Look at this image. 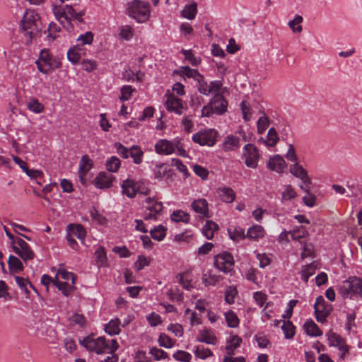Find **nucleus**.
Segmentation results:
<instances>
[{
    "label": "nucleus",
    "instance_id": "obj_39",
    "mask_svg": "<svg viewBox=\"0 0 362 362\" xmlns=\"http://www.w3.org/2000/svg\"><path fill=\"white\" fill-rule=\"evenodd\" d=\"M317 269V265L315 262H312L305 266L301 271V279L305 283H307L309 278L315 274Z\"/></svg>",
    "mask_w": 362,
    "mask_h": 362
},
{
    "label": "nucleus",
    "instance_id": "obj_22",
    "mask_svg": "<svg viewBox=\"0 0 362 362\" xmlns=\"http://www.w3.org/2000/svg\"><path fill=\"white\" fill-rule=\"evenodd\" d=\"M174 73L180 76H182L183 78H193L195 81L198 78H200L202 75L199 74L198 70L194 69H191L188 66H181L180 69L175 70Z\"/></svg>",
    "mask_w": 362,
    "mask_h": 362
},
{
    "label": "nucleus",
    "instance_id": "obj_51",
    "mask_svg": "<svg viewBox=\"0 0 362 362\" xmlns=\"http://www.w3.org/2000/svg\"><path fill=\"white\" fill-rule=\"evenodd\" d=\"M171 165L175 166L178 171L182 173L185 179L189 176V173L187 170V166L183 163V162L178 158H172Z\"/></svg>",
    "mask_w": 362,
    "mask_h": 362
},
{
    "label": "nucleus",
    "instance_id": "obj_41",
    "mask_svg": "<svg viewBox=\"0 0 362 362\" xmlns=\"http://www.w3.org/2000/svg\"><path fill=\"white\" fill-rule=\"evenodd\" d=\"M171 219L175 222H183L187 223L190 221V216L189 214L182 211L177 210L171 214Z\"/></svg>",
    "mask_w": 362,
    "mask_h": 362
},
{
    "label": "nucleus",
    "instance_id": "obj_19",
    "mask_svg": "<svg viewBox=\"0 0 362 362\" xmlns=\"http://www.w3.org/2000/svg\"><path fill=\"white\" fill-rule=\"evenodd\" d=\"M290 173L295 177L300 178L304 184H311L307 171L298 163L290 165Z\"/></svg>",
    "mask_w": 362,
    "mask_h": 362
},
{
    "label": "nucleus",
    "instance_id": "obj_8",
    "mask_svg": "<svg viewBox=\"0 0 362 362\" xmlns=\"http://www.w3.org/2000/svg\"><path fill=\"white\" fill-rule=\"evenodd\" d=\"M218 136V132L214 129H206L194 134L192 139L200 146H213Z\"/></svg>",
    "mask_w": 362,
    "mask_h": 362
},
{
    "label": "nucleus",
    "instance_id": "obj_38",
    "mask_svg": "<svg viewBox=\"0 0 362 362\" xmlns=\"http://www.w3.org/2000/svg\"><path fill=\"white\" fill-rule=\"evenodd\" d=\"M281 329L284 334V337L287 339H292L296 334V327L289 320H284Z\"/></svg>",
    "mask_w": 362,
    "mask_h": 362
},
{
    "label": "nucleus",
    "instance_id": "obj_52",
    "mask_svg": "<svg viewBox=\"0 0 362 362\" xmlns=\"http://www.w3.org/2000/svg\"><path fill=\"white\" fill-rule=\"evenodd\" d=\"M202 280L205 286H216L220 281V276L205 273L202 275Z\"/></svg>",
    "mask_w": 362,
    "mask_h": 362
},
{
    "label": "nucleus",
    "instance_id": "obj_53",
    "mask_svg": "<svg viewBox=\"0 0 362 362\" xmlns=\"http://www.w3.org/2000/svg\"><path fill=\"white\" fill-rule=\"evenodd\" d=\"M194 353L196 357L203 360L213 356L212 351L209 348H205L202 345L197 346Z\"/></svg>",
    "mask_w": 362,
    "mask_h": 362
},
{
    "label": "nucleus",
    "instance_id": "obj_47",
    "mask_svg": "<svg viewBox=\"0 0 362 362\" xmlns=\"http://www.w3.org/2000/svg\"><path fill=\"white\" fill-rule=\"evenodd\" d=\"M61 30V28L59 26H58L54 23H51L49 25V27L47 28V38L49 42H53L54 40H56L59 35H57V33H59Z\"/></svg>",
    "mask_w": 362,
    "mask_h": 362
},
{
    "label": "nucleus",
    "instance_id": "obj_3",
    "mask_svg": "<svg viewBox=\"0 0 362 362\" xmlns=\"http://www.w3.org/2000/svg\"><path fill=\"white\" fill-rule=\"evenodd\" d=\"M35 64L38 71L44 74H49L52 71L62 66L59 57L54 56L48 49L40 50Z\"/></svg>",
    "mask_w": 362,
    "mask_h": 362
},
{
    "label": "nucleus",
    "instance_id": "obj_17",
    "mask_svg": "<svg viewBox=\"0 0 362 362\" xmlns=\"http://www.w3.org/2000/svg\"><path fill=\"white\" fill-rule=\"evenodd\" d=\"M240 147V139L236 135H227L222 143L221 148L225 152L235 151Z\"/></svg>",
    "mask_w": 362,
    "mask_h": 362
},
{
    "label": "nucleus",
    "instance_id": "obj_40",
    "mask_svg": "<svg viewBox=\"0 0 362 362\" xmlns=\"http://www.w3.org/2000/svg\"><path fill=\"white\" fill-rule=\"evenodd\" d=\"M290 235L293 240H300L309 235L308 231L303 226H297L290 231Z\"/></svg>",
    "mask_w": 362,
    "mask_h": 362
},
{
    "label": "nucleus",
    "instance_id": "obj_2",
    "mask_svg": "<svg viewBox=\"0 0 362 362\" xmlns=\"http://www.w3.org/2000/svg\"><path fill=\"white\" fill-rule=\"evenodd\" d=\"M155 151L158 155H171L175 153L177 156L187 158L188 153L185 149L184 144L179 137L172 140L161 139L155 144Z\"/></svg>",
    "mask_w": 362,
    "mask_h": 362
},
{
    "label": "nucleus",
    "instance_id": "obj_49",
    "mask_svg": "<svg viewBox=\"0 0 362 362\" xmlns=\"http://www.w3.org/2000/svg\"><path fill=\"white\" fill-rule=\"evenodd\" d=\"M267 137V139L265 144L267 146L270 147L276 146L279 140L277 132L274 127H272L269 129Z\"/></svg>",
    "mask_w": 362,
    "mask_h": 362
},
{
    "label": "nucleus",
    "instance_id": "obj_50",
    "mask_svg": "<svg viewBox=\"0 0 362 362\" xmlns=\"http://www.w3.org/2000/svg\"><path fill=\"white\" fill-rule=\"evenodd\" d=\"M95 262L98 267H103L107 263V256L105 249L103 247H100L95 252Z\"/></svg>",
    "mask_w": 362,
    "mask_h": 362
},
{
    "label": "nucleus",
    "instance_id": "obj_26",
    "mask_svg": "<svg viewBox=\"0 0 362 362\" xmlns=\"http://www.w3.org/2000/svg\"><path fill=\"white\" fill-rule=\"evenodd\" d=\"M67 233H70L72 236H76L78 239L82 241L86 235V231L84 227L81 224H69L67 226Z\"/></svg>",
    "mask_w": 362,
    "mask_h": 362
},
{
    "label": "nucleus",
    "instance_id": "obj_59",
    "mask_svg": "<svg viewBox=\"0 0 362 362\" xmlns=\"http://www.w3.org/2000/svg\"><path fill=\"white\" fill-rule=\"evenodd\" d=\"M269 125V119L267 116L264 115L259 118L257 122V128L258 134H263Z\"/></svg>",
    "mask_w": 362,
    "mask_h": 362
},
{
    "label": "nucleus",
    "instance_id": "obj_61",
    "mask_svg": "<svg viewBox=\"0 0 362 362\" xmlns=\"http://www.w3.org/2000/svg\"><path fill=\"white\" fill-rule=\"evenodd\" d=\"M173 357L176 360L182 362H189L192 359V355L182 350H178L175 352L173 355Z\"/></svg>",
    "mask_w": 362,
    "mask_h": 362
},
{
    "label": "nucleus",
    "instance_id": "obj_58",
    "mask_svg": "<svg viewBox=\"0 0 362 362\" xmlns=\"http://www.w3.org/2000/svg\"><path fill=\"white\" fill-rule=\"evenodd\" d=\"M240 108L243 113V118L245 122H248L252 117V108L250 104L243 100L240 103Z\"/></svg>",
    "mask_w": 362,
    "mask_h": 362
},
{
    "label": "nucleus",
    "instance_id": "obj_64",
    "mask_svg": "<svg viewBox=\"0 0 362 362\" xmlns=\"http://www.w3.org/2000/svg\"><path fill=\"white\" fill-rule=\"evenodd\" d=\"M115 148L117 153L124 159L129 157L130 148H127L121 143L117 142L115 144Z\"/></svg>",
    "mask_w": 362,
    "mask_h": 362
},
{
    "label": "nucleus",
    "instance_id": "obj_5",
    "mask_svg": "<svg viewBox=\"0 0 362 362\" xmlns=\"http://www.w3.org/2000/svg\"><path fill=\"white\" fill-rule=\"evenodd\" d=\"M127 13L138 23H144L150 17V5L148 2L134 0L127 4Z\"/></svg>",
    "mask_w": 362,
    "mask_h": 362
},
{
    "label": "nucleus",
    "instance_id": "obj_14",
    "mask_svg": "<svg viewBox=\"0 0 362 362\" xmlns=\"http://www.w3.org/2000/svg\"><path fill=\"white\" fill-rule=\"evenodd\" d=\"M122 193L129 198H134L139 192V184L132 179L127 178L121 184Z\"/></svg>",
    "mask_w": 362,
    "mask_h": 362
},
{
    "label": "nucleus",
    "instance_id": "obj_9",
    "mask_svg": "<svg viewBox=\"0 0 362 362\" xmlns=\"http://www.w3.org/2000/svg\"><path fill=\"white\" fill-rule=\"evenodd\" d=\"M234 264V257L232 254L228 252H223L214 257L215 267L225 274L232 272Z\"/></svg>",
    "mask_w": 362,
    "mask_h": 362
},
{
    "label": "nucleus",
    "instance_id": "obj_62",
    "mask_svg": "<svg viewBox=\"0 0 362 362\" xmlns=\"http://www.w3.org/2000/svg\"><path fill=\"white\" fill-rule=\"evenodd\" d=\"M149 354L154 357L156 361H160L161 359L168 358V355L165 351L158 349L157 347H152L149 351Z\"/></svg>",
    "mask_w": 362,
    "mask_h": 362
},
{
    "label": "nucleus",
    "instance_id": "obj_20",
    "mask_svg": "<svg viewBox=\"0 0 362 362\" xmlns=\"http://www.w3.org/2000/svg\"><path fill=\"white\" fill-rule=\"evenodd\" d=\"M286 166V161L283 157L279 155H276L270 158L267 163V168L276 173H281Z\"/></svg>",
    "mask_w": 362,
    "mask_h": 362
},
{
    "label": "nucleus",
    "instance_id": "obj_46",
    "mask_svg": "<svg viewBox=\"0 0 362 362\" xmlns=\"http://www.w3.org/2000/svg\"><path fill=\"white\" fill-rule=\"evenodd\" d=\"M238 291L235 286H228L225 291L224 300L226 303L230 305L234 303L235 298L238 296Z\"/></svg>",
    "mask_w": 362,
    "mask_h": 362
},
{
    "label": "nucleus",
    "instance_id": "obj_63",
    "mask_svg": "<svg viewBox=\"0 0 362 362\" xmlns=\"http://www.w3.org/2000/svg\"><path fill=\"white\" fill-rule=\"evenodd\" d=\"M182 54L185 56V59L192 66H197L200 63V59L194 57L192 50H182Z\"/></svg>",
    "mask_w": 362,
    "mask_h": 362
},
{
    "label": "nucleus",
    "instance_id": "obj_16",
    "mask_svg": "<svg viewBox=\"0 0 362 362\" xmlns=\"http://www.w3.org/2000/svg\"><path fill=\"white\" fill-rule=\"evenodd\" d=\"M165 105L168 112H173L179 115L182 114V110L185 109L183 100L172 95L167 98Z\"/></svg>",
    "mask_w": 362,
    "mask_h": 362
},
{
    "label": "nucleus",
    "instance_id": "obj_55",
    "mask_svg": "<svg viewBox=\"0 0 362 362\" xmlns=\"http://www.w3.org/2000/svg\"><path fill=\"white\" fill-rule=\"evenodd\" d=\"M94 35L92 32L88 31L81 34L76 39L78 44L76 45H90L93 42Z\"/></svg>",
    "mask_w": 362,
    "mask_h": 362
},
{
    "label": "nucleus",
    "instance_id": "obj_28",
    "mask_svg": "<svg viewBox=\"0 0 362 362\" xmlns=\"http://www.w3.org/2000/svg\"><path fill=\"white\" fill-rule=\"evenodd\" d=\"M242 343V339L238 335H233L230 339L227 341L226 350L228 356L235 354V350L238 348Z\"/></svg>",
    "mask_w": 362,
    "mask_h": 362
},
{
    "label": "nucleus",
    "instance_id": "obj_45",
    "mask_svg": "<svg viewBox=\"0 0 362 362\" xmlns=\"http://www.w3.org/2000/svg\"><path fill=\"white\" fill-rule=\"evenodd\" d=\"M121 165V161L117 156H111L106 161V169L109 172L116 173Z\"/></svg>",
    "mask_w": 362,
    "mask_h": 362
},
{
    "label": "nucleus",
    "instance_id": "obj_29",
    "mask_svg": "<svg viewBox=\"0 0 362 362\" xmlns=\"http://www.w3.org/2000/svg\"><path fill=\"white\" fill-rule=\"evenodd\" d=\"M8 265L11 274L23 272L24 269L22 262L12 255L8 257Z\"/></svg>",
    "mask_w": 362,
    "mask_h": 362
},
{
    "label": "nucleus",
    "instance_id": "obj_4",
    "mask_svg": "<svg viewBox=\"0 0 362 362\" xmlns=\"http://www.w3.org/2000/svg\"><path fill=\"white\" fill-rule=\"evenodd\" d=\"M339 293L345 298L358 300L362 298V279L356 276L349 277L339 286Z\"/></svg>",
    "mask_w": 362,
    "mask_h": 362
},
{
    "label": "nucleus",
    "instance_id": "obj_54",
    "mask_svg": "<svg viewBox=\"0 0 362 362\" xmlns=\"http://www.w3.org/2000/svg\"><path fill=\"white\" fill-rule=\"evenodd\" d=\"M302 22L303 17L300 15H296L293 20L288 22V26L293 33H299L302 31Z\"/></svg>",
    "mask_w": 362,
    "mask_h": 362
},
{
    "label": "nucleus",
    "instance_id": "obj_15",
    "mask_svg": "<svg viewBox=\"0 0 362 362\" xmlns=\"http://www.w3.org/2000/svg\"><path fill=\"white\" fill-rule=\"evenodd\" d=\"M114 177L106 172H100L93 180V185L98 189H109L112 185Z\"/></svg>",
    "mask_w": 362,
    "mask_h": 362
},
{
    "label": "nucleus",
    "instance_id": "obj_21",
    "mask_svg": "<svg viewBox=\"0 0 362 362\" xmlns=\"http://www.w3.org/2000/svg\"><path fill=\"white\" fill-rule=\"evenodd\" d=\"M192 209L204 217H209V204L205 199H198L191 204Z\"/></svg>",
    "mask_w": 362,
    "mask_h": 362
},
{
    "label": "nucleus",
    "instance_id": "obj_27",
    "mask_svg": "<svg viewBox=\"0 0 362 362\" xmlns=\"http://www.w3.org/2000/svg\"><path fill=\"white\" fill-rule=\"evenodd\" d=\"M264 235V230L260 225H254L250 227L246 233V238L257 240L263 238Z\"/></svg>",
    "mask_w": 362,
    "mask_h": 362
},
{
    "label": "nucleus",
    "instance_id": "obj_32",
    "mask_svg": "<svg viewBox=\"0 0 362 362\" xmlns=\"http://www.w3.org/2000/svg\"><path fill=\"white\" fill-rule=\"evenodd\" d=\"M27 108L36 114H40L44 112L45 106L42 103H40L38 99L32 97L30 98L26 103Z\"/></svg>",
    "mask_w": 362,
    "mask_h": 362
},
{
    "label": "nucleus",
    "instance_id": "obj_31",
    "mask_svg": "<svg viewBox=\"0 0 362 362\" xmlns=\"http://www.w3.org/2000/svg\"><path fill=\"white\" fill-rule=\"evenodd\" d=\"M144 152L138 145H133L130 147L129 157L133 159L134 163L139 165L143 162Z\"/></svg>",
    "mask_w": 362,
    "mask_h": 362
},
{
    "label": "nucleus",
    "instance_id": "obj_12",
    "mask_svg": "<svg viewBox=\"0 0 362 362\" xmlns=\"http://www.w3.org/2000/svg\"><path fill=\"white\" fill-rule=\"evenodd\" d=\"M17 246L13 247V251L18 255L24 262L32 260L35 257V253L30 246L23 239L17 238Z\"/></svg>",
    "mask_w": 362,
    "mask_h": 362
},
{
    "label": "nucleus",
    "instance_id": "obj_30",
    "mask_svg": "<svg viewBox=\"0 0 362 362\" xmlns=\"http://www.w3.org/2000/svg\"><path fill=\"white\" fill-rule=\"evenodd\" d=\"M218 230V225L213 221L208 220L202 228V233L208 240L214 238V232Z\"/></svg>",
    "mask_w": 362,
    "mask_h": 362
},
{
    "label": "nucleus",
    "instance_id": "obj_25",
    "mask_svg": "<svg viewBox=\"0 0 362 362\" xmlns=\"http://www.w3.org/2000/svg\"><path fill=\"white\" fill-rule=\"evenodd\" d=\"M85 54V49L81 47H70L67 52V59L73 64L78 63L81 57Z\"/></svg>",
    "mask_w": 362,
    "mask_h": 362
},
{
    "label": "nucleus",
    "instance_id": "obj_36",
    "mask_svg": "<svg viewBox=\"0 0 362 362\" xmlns=\"http://www.w3.org/2000/svg\"><path fill=\"white\" fill-rule=\"evenodd\" d=\"M145 202L147 204V206H146V209L147 211H153L158 215L163 210V203L156 201L154 198L148 197Z\"/></svg>",
    "mask_w": 362,
    "mask_h": 362
},
{
    "label": "nucleus",
    "instance_id": "obj_6",
    "mask_svg": "<svg viewBox=\"0 0 362 362\" xmlns=\"http://www.w3.org/2000/svg\"><path fill=\"white\" fill-rule=\"evenodd\" d=\"M228 101L221 94H216L202 109V117H209L212 115H222L227 112Z\"/></svg>",
    "mask_w": 362,
    "mask_h": 362
},
{
    "label": "nucleus",
    "instance_id": "obj_37",
    "mask_svg": "<svg viewBox=\"0 0 362 362\" xmlns=\"http://www.w3.org/2000/svg\"><path fill=\"white\" fill-rule=\"evenodd\" d=\"M93 162L88 155L81 157L79 162V174L85 175L92 168Z\"/></svg>",
    "mask_w": 362,
    "mask_h": 362
},
{
    "label": "nucleus",
    "instance_id": "obj_13",
    "mask_svg": "<svg viewBox=\"0 0 362 362\" xmlns=\"http://www.w3.org/2000/svg\"><path fill=\"white\" fill-rule=\"evenodd\" d=\"M327 335L328 337L329 345L337 347L341 353L340 358H344V355L349 352V347L346 344L345 339L335 332H329Z\"/></svg>",
    "mask_w": 362,
    "mask_h": 362
},
{
    "label": "nucleus",
    "instance_id": "obj_7",
    "mask_svg": "<svg viewBox=\"0 0 362 362\" xmlns=\"http://www.w3.org/2000/svg\"><path fill=\"white\" fill-rule=\"evenodd\" d=\"M80 344L90 351H94L98 354L107 352V342L105 337H99L95 339L88 336L80 341Z\"/></svg>",
    "mask_w": 362,
    "mask_h": 362
},
{
    "label": "nucleus",
    "instance_id": "obj_33",
    "mask_svg": "<svg viewBox=\"0 0 362 362\" xmlns=\"http://www.w3.org/2000/svg\"><path fill=\"white\" fill-rule=\"evenodd\" d=\"M228 233L230 238L233 241H238L239 240L246 238L245 229L240 226L230 227L228 228Z\"/></svg>",
    "mask_w": 362,
    "mask_h": 362
},
{
    "label": "nucleus",
    "instance_id": "obj_42",
    "mask_svg": "<svg viewBox=\"0 0 362 362\" xmlns=\"http://www.w3.org/2000/svg\"><path fill=\"white\" fill-rule=\"evenodd\" d=\"M53 285L56 286L59 291H62V294L66 297H68L73 291L72 286L67 282L59 281L57 277H56V281H53Z\"/></svg>",
    "mask_w": 362,
    "mask_h": 362
},
{
    "label": "nucleus",
    "instance_id": "obj_57",
    "mask_svg": "<svg viewBox=\"0 0 362 362\" xmlns=\"http://www.w3.org/2000/svg\"><path fill=\"white\" fill-rule=\"evenodd\" d=\"M134 91V88H132L130 85H125L121 88L120 90V96L119 97L121 101H127L128 100L132 93Z\"/></svg>",
    "mask_w": 362,
    "mask_h": 362
},
{
    "label": "nucleus",
    "instance_id": "obj_23",
    "mask_svg": "<svg viewBox=\"0 0 362 362\" xmlns=\"http://www.w3.org/2000/svg\"><path fill=\"white\" fill-rule=\"evenodd\" d=\"M120 325L121 321L119 318L112 319L104 325V330L110 336L117 335L121 332Z\"/></svg>",
    "mask_w": 362,
    "mask_h": 362
},
{
    "label": "nucleus",
    "instance_id": "obj_1",
    "mask_svg": "<svg viewBox=\"0 0 362 362\" xmlns=\"http://www.w3.org/2000/svg\"><path fill=\"white\" fill-rule=\"evenodd\" d=\"M40 16L33 11H26L21 21L22 42L26 45L36 42L41 35Z\"/></svg>",
    "mask_w": 362,
    "mask_h": 362
},
{
    "label": "nucleus",
    "instance_id": "obj_24",
    "mask_svg": "<svg viewBox=\"0 0 362 362\" xmlns=\"http://www.w3.org/2000/svg\"><path fill=\"white\" fill-rule=\"evenodd\" d=\"M303 329L305 332L310 337H320L322 335V331L312 319H308L305 322Z\"/></svg>",
    "mask_w": 362,
    "mask_h": 362
},
{
    "label": "nucleus",
    "instance_id": "obj_43",
    "mask_svg": "<svg viewBox=\"0 0 362 362\" xmlns=\"http://www.w3.org/2000/svg\"><path fill=\"white\" fill-rule=\"evenodd\" d=\"M197 81V87L201 94L209 95L211 93L209 84L205 81L204 76L201 75Z\"/></svg>",
    "mask_w": 362,
    "mask_h": 362
},
{
    "label": "nucleus",
    "instance_id": "obj_48",
    "mask_svg": "<svg viewBox=\"0 0 362 362\" xmlns=\"http://www.w3.org/2000/svg\"><path fill=\"white\" fill-rule=\"evenodd\" d=\"M225 319L229 327L235 328L239 325V319L237 315L232 310H229L225 313Z\"/></svg>",
    "mask_w": 362,
    "mask_h": 362
},
{
    "label": "nucleus",
    "instance_id": "obj_60",
    "mask_svg": "<svg viewBox=\"0 0 362 362\" xmlns=\"http://www.w3.org/2000/svg\"><path fill=\"white\" fill-rule=\"evenodd\" d=\"M177 278L179 279V282L182 285V288L190 291L191 288H193L192 285L191 284L192 279H189L188 278V273L184 272L180 274H179Z\"/></svg>",
    "mask_w": 362,
    "mask_h": 362
},
{
    "label": "nucleus",
    "instance_id": "obj_18",
    "mask_svg": "<svg viewBox=\"0 0 362 362\" xmlns=\"http://www.w3.org/2000/svg\"><path fill=\"white\" fill-rule=\"evenodd\" d=\"M197 341L211 345L216 344L218 341L212 329L206 327L199 331L198 335L197 336Z\"/></svg>",
    "mask_w": 362,
    "mask_h": 362
},
{
    "label": "nucleus",
    "instance_id": "obj_35",
    "mask_svg": "<svg viewBox=\"0 0 362 362\" xmlns=\"http://www.w3.org/2000/svg\"><path fill=\"white\" fill-rule=\"evenodd\" d=\"M197 13V4L196 2H192L190 4L186 5L181 11L182 17L189 20H192L195 18Z\"/></svg>",
    "mask_w": 362,
    "mask_h": 362
},
{
    "label": "nucleus",
    "instance_id": "obj_11",
    "mask_svg": "<svg viewBox=\"0 0 362 362\" xmlns=\"http://www.w3.org/2000/svg\"><path fill=\"white\" fill-rule=\"evenodd\" d=\"M314 310L317 321L325 323L327 322V317L330 314L332 305L325 301L323 296H320L316 298Z\"/></svg>",
    "mask_w": 362,
    "mask_h": 362
},
{
    "label": "nucleus",
    "instance_id": "obj_56",
    "mask_svg": "<svg viewBox=\"0 0 362 362\" xmlns=\"http://www.w3.org/2000/svg\"><path fill=\"white\" fill-rule=\"evenodd\" d=\"M158 342L160 346L170 349L174 346V341L168 335L165 333H161L159 335Z\"/></svg>",
    "mask_w": 362,
    "mask_h": 362
},
{
    "label": "nucleus",
    "instance_id": "obj_10",
    "mask_svg": "<svg viewBox=\"0 0 362 362\" xmlns=\"http://www.w3.org/2000/svg\"><path fill=\"white\" fill-rule=\"evenodd\" d=\"M243 158H245V163L247 167L250 168H256L261 155L259 149L252 144H247L243 146Z\"/></svg>",
    "mask_w": 362,
    "mask_h": 362
},
{
    "label": "nucleus",
    "instance_id": "obj_44",
    "mask_svg": "<svg viewBox=\"0 0 362 362\" xmlns=\"http://www.w3.org/2000/svg\"><path fill=\"white\" fill-rule=\"evenodd\" d=\"M149 232L153 239L158 241H161L165 237L166 228L163 226L159 225L155 227L153 229L151 230Z\"/></svg>",
    "mask_w": 362,
    "mask_h": 362
},
{
    "label": "nucleus",
    "instance_id": "obj_34",
    "mask_svg": "<svg viewBox=\"0 0 362 362\" xmlns=\"http://www.w3.org/2000/svg\"><path fill=\"white\" fill-rule=\"evenodd\" d=\"M218 192L221 199L226 203H231L235 198V194L230 187L220 188Z\"/></svg>",
    "mask_w": 362,
    "mask_h": 362
}]
</instances>
